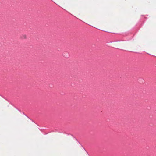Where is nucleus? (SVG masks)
Instances as JSON below:
<instances>
[{
	"label": "nucleus",
	"mask_w": 156,
	"mask_h": 156,
	"mask_svg": "<svg viewBox=\"0 0 156 156\" xmlns=\"http://www.w3.org/2000/svg\"><path fill=\"white\" fill-rule=\"evenodd\" d=\"M63 56L65 58H68L69 56V54L68 52L67 51H65L63 52Z\"/></svg>",
	"instance_id": "obj_1"
},
{
	"label": "nucleus",
	"mask_w": 156,
	"mask_h": 156,
	"mask_svg": "<svg viewBox=\"0 0 156 156\" xmlns=\"http://www.w3.org/2000/svg\"><path fill=\"white\" fill-rule=\"evenodd\" d=\"M23 38H26V36L25 35H23Z\"/></svg>",
	"instance_id": "obj_2"
}]
</instances>
